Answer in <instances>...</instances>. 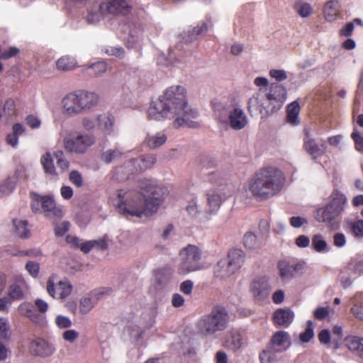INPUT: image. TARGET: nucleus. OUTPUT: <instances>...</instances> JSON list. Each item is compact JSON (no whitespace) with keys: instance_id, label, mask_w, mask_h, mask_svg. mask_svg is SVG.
I'll return each mask as SVG.
<instances>
[{"instance_id":"nucleus-1","label":"nucleus","mask_w":363,"mask_h":363,"mask_svg":"<svg viewBox=\"0 0 363 363\" xmlns=\"http://www.w3.org/2000/svg\"><path fill=\"white\" fill-rule=\"evenodd\" d=\"M198 116L188 106L186 89L182 86H172L160 96L159 101L151 104L147 110L149 120L160 121L164 118L174 119L175 128L186 126L196 128L199 124L194 121Z\"/></svg>"},{"instance_id":"nucleus-2","label":"nucleus","mask_w":363,"mask_h":363,"mask_svg":"<svg viewBox=\"0 0 363 363\" xmlns=\"http://www.w3.org/2000/svg\"><path fill=\"white\" fill-rule=\"evenodd\" d=\"M285 180L284 174L279 169L274 167H262L249 180V190L257 200L266 201L281 191Z\"/></svg>"},{"instance_id":"nucleus-3","label":"nucleus","mask_w":363,"mask_h":363,"mask_svg":"<svg viewBox=\"0 0 363 363\" xmlns=\"http://www.w3.org/2000/svg\"><path fill=\"white\" fill-rule=\"evenodd\" d=\"M229 319L226 308L222 306H216L209 313L202 315L198 320L196 323L197 333L208 337L223 331L228 327Z\"/></svg>"},{"instance_id":"nucleus-4","label":"nucleus","mask_w":363,"mask_h":363,"mask_svg":"<svg viewBox=\"0 0 363 363\" xmlns=\"http://www.w3.org/2000/svg\"><path fill=\"white\" fill-rule=\"evenodd\" d=\"M346 202V196L339 191H335L332 194L330 202L325 207L317 210L315 219L318 222L324 223L332 230H337Z\"/></svg>"},{"instance_id":"nucleus-5","label":"nucleus","mask_w":363,"mask_h":363,"mask_svg":"<svg viewBox=\"0 0 363 363\" xmlns=\"http://www.w3.org/2000/svg\"><path fill=\"white\" fill-rule=\"evenodd\" d=\"M117 192L118 202L116 206L120 213L126 217L150 216L141 193L123 189H119Z\"/></svg>"},{"instance_id":"nucleus-6","label":"nucleus","mask_w":363,"mask_h":363,"mask_svg":"<svg viewBox=\"0 0 363 363\" xmlns=\"http://www.w3.org/2000/svg\"><path fill=\"white\" fill-rule=\"evenodd\" d=\"M98 96L92 92L75 91L67 94L62 100L65 113L68 116H76L84 113L98 103Z\"/></svg>"},{"instance_id":"nucleus-7","label":"nucleus","mask_w":363,"mask_h":363,"mask_svg":"<svg viewBox=\"0 0 363 363\" xmlns=\"http://www.w3.org/2000/svg\"><path fill=\"white\" fill-rule=\"evenodd\" d=\"M140 189L150 216L157 211L169 193L167 187L150 180L141 182Z\"/></svg>"},{"instance_id":"nucleus-8","label":"nucleus","mask_w":363,"mask_h":363,"mask_svg":"<svg viewBox=\"0 0 363 363\" xmlns=\"http://www.w3.org/2000/svg\"><path fill=\"white\" fill-rule=\"evenodd\" d=\"M201 256V250L196 245H188L183 248L179 252L181 262L177 267L178 274L186 275L202 269L203 267L200 262Z\"/></svg>"},{"instance_id":"nucleus-9","label":"nucleus","mask_w":363,"mask_h":363,"mask_svg":"<svg viewBox=\"0 0 363 363\" xmlns=\"http://www.w3.org/2000/svg\"><path fill=\"white\" fill-rule=\"evenodd\" d=\"M286 98V91L277 83L271 84L269 91L266 95L264 102L258 105L260 113L264 109L266 114H269L279 109Z\"/></svg>"},{"instance_id":"nucleus-10","label":"nucleus","mask_w":363,"mask_h":363,"mask_svg":"<svg viewBox=\"0 0 363 363\" xmlns=\"http://www.w3.org/2000/svg\"><path fill=\"white\" fill-rule=\"evenodd\" d=\"M63 143L67 152L81 155L94 144L95 138L91 134L79 133L65 138Z\"/></svg>"},{"instance_id":"nucleus-11","label":"nucleus","mask_w":363,"mask_h":363,"mask_svg":"<svg viewBox=\"0 0 363 363\" xmlns=\"http://www.w3.org/2000/svg\"><path fill=\"white\" fill-rule=\"evenodd\" d=\"M218 120L225 123L234 130H240L248 124V118L244 111L240 107H234L228 112V116L223 115L220 111H216Z\"/></svg>"},{"instance_id":"nucleus-12","label":"nucleus","mask_w":363,"mask_h":363,"mask_svg":"<svg viewBox=\"0 0 363 363\" xmlns=\"http://www.w3.org/2000/svg\"><path fill=\"white\" fill-rule=\"evenodd\" d=\"M99 10L101 15L125 16L130 13L132 6L126 0H108L100 3Z\"/></svg>"},{"instance_id":"nucleus-13","label":"nucleus","mask_w":363,"mask_h":363,"mask_svg":"<svg viewBox=\"0 0 363 363\" xmlns=\"http://www.w3.org/2000/svg\"><path fill=\"white\" fill-rule=\"evenodd\" d=\"M47 291L54 298L64 299L71 294L72 286L67 279L61 280L55 284L54 278L50 277L47 281Z\"/></svg>"},{"instance_id":"nucleus-14","label":"nucleus","mask_w":363,"mask_h":363,"mask_svg":"<svg viewBox=\"0 0 363 363\" xmlns=\"http://www.w3.org/2000/svg\"><path fill=\"white\" fill-rule=\"evenodd\" d=\"M303 148L313 160L322 156L326 152V145L322 141H316L311 135L309 130H304Z\"/></svg>"},{"instance_id":"nucleus-15","label":"nucleus","mask_w":363,"mask_h":363,"mask_svg":"<svg viewBox=\"0 0 363 363\" xmlns=\"http://www.w3.org/2000/svg\"><path fill=\"white\" fill-rule=\"evenodd\" d=\"M250 291L257 301H263L268 297L271 287L265 277H256L250 285Z\"/></svg>"},{"instance_id":"nucleus-16","label":"nucleus","mask_w":363,"mask_h":363,"mask_svg":"<svg viewBox=\"0 0 363 363\" xmlns=\"http://www.w3.org/2000/svg\"><path fill=\"white\" fill-rule=\"evenodd\" d=\"M29 349L33 354L43 357H49L55 352V348L52 344L40 337L31 342Z\"/></svg>"},{"instance_id":"nucleus-17","label":"nucleus","mask_w":363,"mask_h":363,"mask_svg":"<svg viewBox=\"0 0 363 363\" xmlns=\"http://www.w3.org/2000/svg\"><path fill=\"white\" fill-rule=\"evenodd\" d=\"M291 345L290 336L285 331H277L271 337L267 347L277 352L286 351Z\"/></svg>"},{"instance_id":"nucleus-18","label":"nucleus","mask_w":363,"mask_h":363,"mask_svg":"<svg viewBox=\"0 0 363 363\" xmlns=\"http://www.w3.org/2000/svg\"><path fill=\"white\" fill-rule=\"evenodd\" d=\"M42 208V212L48 218H60L62 216V209L56 206L55 201L52 196H43Z\"/></svg>"},{"instance_id":"nucleus-19","label":"nucleus","mask_w":363,"mask_h":363,"mask_svg":"<svg viewBox=\"0 0 363 363\" xmlns=\"http://www.w3.org/2000/svg\"><path fill=\"white\" fill-rule=\"evenodd\" d=\"M294 313L286 308H279L274 313L272 320L276 327H288L293 321Z\"/></svg>"},{"instance_id":"nucleus-20","label":"nucleus","mask_w":363,"mask_h":363,"mask_svg":"<svg viewBox=\"0 0 363 363\" xmlns=\"http://www.w3.org/2000/svg\"><path fill=\"white\" fill-rule=\"evenodd\" d=\"M242 337L240 332L230 330L225 336L223 347L227 350L236 352L242 345Z\"/></svg>"},{"instance_id":"nucleus-21","label":"nucleus","mask_w":363,"mask_h":363,"mask_svg":"<svg viewBox=\"0 0 363 363\" xmlns=\"http://www.w3.org/2000/svg\"><path fill=\"white\" fill-rule=\"evenodd\" d=\"M26 283L23 277L21 275L17 276L15 282L11 284L9 289V298L13 300H21L24 296V289Z\"/></svg>"},{"instance_id":"nucleus-22","label":"nucleus","mask_w":363,"mask_h":363,"mask_svg":"<svg viewBox=\"0 0 363 363\" xmlns=\"http://www.w3.org/2000/svg\"><path fill=\"white\" fill-rule=\"evenodd\" d=\"M18 311L21 315L29 318L35 323L40 324L43 320V317L37 313L34 306L29 302L21 303Z\"/></svg>"},{"instance_id":"nucleus-23","label":"nucleus","mask_w":363,"mask_h":363,"mask_svg":"<svg viewBox=\"0 0 363 363\" xmlns=\"http://www.w3.org/2000/svg\"><path fill=\"white\" fill-rule=\"evenodd\" d=\"M104 293V291L93 292L82 298L79 303L80 312L82 314L89 313Z\"/></svg>"},{"instance_id":"nucleus-24","label":"nucleus","mask_w":363,"mask_h":363,"mask_svg":"<svg viewBox=\"0 0 363 363\" xmlns=\"http://www.w3.org/2000/svg\"><path fill=\"white\" fill-rule=\"evenodd\" d=\"M115 117L109 113L100 114L97 117V127L106 134H111L113 131Z\"/></svg>"},{"instance_id":"nucleus-25","label":"nucleus","mask_w":363,"mask_h":363,"mask_svg":"<svg viewBox=\"0 0 363 363\" xmlns=\"http://www.w3.org/2000/svg\"><path fill=\"white\" fill-rule=\"evenodd\" d=\"M235 272L226 259L219 260L214 267L215 277L220 279L228 278Z\"/></svg>"},{"instance_id":"nucleus-26","label":"nucleus","mask_w":363,"mask_h":363,"mask_svg":"<svg viewBox=\"0 0 363 363\" xmlns=\"http://www.w3.org/2000/svg\"><path fill=\"white\" fill-rule=\"evenodd\" d=\"M23 171L21 169H16L12 176L8 177L3 182L0 184V191L4 194H11L18 180L21 177Z\"/></svg>"},{"instance_id":"nucleus-27","label":"nucleus","mask_w":363,"mask_h":363,"mask_svg":"<svg viewBox=\"0 0 363 363\" xmlns=\"http://www.w3.org/2000/svg\"><path fill=\"white\" fill-rule=\"evenodd\" d=\"M345 346L363 359V337L350 335L345 339Z\"/></svg>"},{"instance_id":"nucleus-28","label":"nucleus","mask_w":363,"mask_h":363,"mask_svg":"<svg viewBox=\"0 0 363 363\" xmlns=\"http://www.w3.org/2000/svg\"><path fill=\"white\" fill-rule=\"evenodd\" d=\"M227 262L236 272L245 262V253L240 249H232L228 255Z\"/></svg>"},{"instance_id":"nucleus-29","label":"nucleus","mask_w":363,"mask_h":363,"mask_svg":"<svg viewBox=\"0 0 363 363\" xmlns=\"http://www.w3.org/2000/svg\"><path fill=\"white\" fill-rule=\"evenodd\" d=\"M339 12L340 5L337 1L330 0L325 3L323 9V13L325 18L328 21H334Z\"/></svg>"},{"instance_id":"nucleus-30","label":"nucleus","mask_w":363,"mask_h":363,"mask_svg":"<svg viewBox=\"0 0 363 363\" xmlns=\"http://www.w3.org/2000/svg\"><path fill=\"white\" fill-rule=\"evenodd\" d=\"M207 201H208V210L206 211V216H205V220H209L210 217L208 215L216 213L219 209L221 204V198L217 194H207Z\"/></svg>"},{"instance_id":"nucleus-31","label":"nucleus","mask_w":363,"mask_h":363,"mask_svg":"<svg viewBox=\"0 0 363 363\" xmlns=\"http://www.w3.org/2000/svg\"><path fill=\"white\" fill-rule=\"evenodd\" d=\"M40 163L45 174L52 176L57 175L50 152H47L41 157Z\"/></svg>"},{"instance_id":"nucleus-32","label":"nucleus","mask_w":363,"mask_h":363,"mask_svg":"<svg viewBox=\"0 0 363 363\" xmlns=\"http://www.w3.org/2000/svg\"><path fill=\"white\" fill-rule=\"evenodd\" d=\"M13 224L15 227V233L19 238L23 239L29 238L30 233L28 228V223L27 220L13 219Z\"/></svg>"},{"instance_id":"nucleus-33","label":"nucleus","mask_w":363,"mask_h":363,"mask_svg":"<svg viewBox=\"0 0 363 363\" xmlns=\"http://www.w3.org/2000/svg\"><path fill=\"white\" fill-rule=\"evenodd\" d=\"M279 352L267 347L259 353V357L262 363H278L277 353Z\"/></svg>"},{"instance_id":"nucleus-34","label":"nucleus","mask_w":363,"mask_h":363,"mask_svg":"<svg viewBox=\"0 0 363 363\" xmlns=\"http://www.w3.org/2000/svg\"><path fill=\"white\" fill-rule=\"evenodd\" d=\"M107 70V64L101 61L92 64L86 69V73L91 77H97Z\"/></svg>"},{"instance_id":"nucleus-35","label":"nucleus","mask_w":363,"mask_h":363,"mask_svg":"<svg viewBox=\"0 0 363 363\" xmlns=\"http://www.w3.org/2000/svg\"><path fill=\"white\" fill-rule=\"evenodd\" d=\"M57 69L63 72L73 69L76 66L75 60L68 56L61 57L56 62Z\"/></svg>"},{"instance_id":"nucleus-36","label":"nucleus","mask_w":363,"mask_h":363,"mask_svg":"<svg viewBox=\"0 0 363 363\" xmlns=\"http://www.w3.org/2000/svg\"><path fill=\"white\" fill-rule=\"evenodd\" d=\"M278 268L279 269V275L284 280L292 277V272L295 270V267L290 265L286 260L279 261Z\"/></svg>"},{"instance_id":"nucleus-37","label":"nucleus","mask_w":363,"mask_h":363,"mask_svg":"<svg viewBox=\"0 0 363 363\" xmlns=\"http://www.w3.org/2000/svg\"><path fill=\"white\" fill-rule=\"evenodd\" d=\"M166 140L167 136L165 134L158 133L155 136H147L145 142L150 148L154 149L163 145Z\"/></svg>"},{"instance_id":"nucleus-38","label":"nucleus","mask_w":363,"mask_h":363,"mask_svg":"<svg viewBox=\"0 0 363 363\" xmlns=\"http://www.w3.org/2000/svg\"><path fill=\"white\" fill-rule=\"evenodd\" d=\"M54 157L56 160L57 167L61 169V172H65L69 167V161L65 157L64 152L62 150L54 152Z\"/></svg>"},{"instance_id":"nucleus-39","label":"nucleus","mask_w":363,"mask_h":363,"mask_svg":"<svg viewBox=\"0 0 363 363\" xmlns=\"http://www.w3.org/2000/svg\"><path fill=\"white\" fill-rule=\"evenodd\" d=\"M243 243L245 247L251 250L259 247L257 236L252 232H247L243 237Z\"/></svg>"},{"instance_id":"nucleus-40","label":"nucleus","mask_w":363,"mask_h":363,"mask_svg":"<svg viewBox=\"0 0 363 363\" xmlns=\"http://www.w3.org/2000/svg\"><path fill=\"white\" fill-rule=\"evenodd\" d=\"M296 11L301 17L307 18L312 13L313 8L308 3L300 2L296 4Z\"/></svg>"},{"instance_id":"nucleus-41","label":"nucleus","mask_w":363,"mask_h":363,"mask_svg":"<svg viewBox=\"0 0 363 363\" xmlns=\"http://www.w3.org/2000/svg\"><path fill=\"white\" fill-rule=\"evenodd\" d=\"M32 201H31V208L33 212H42L43 211V196L38 194H32Z\"/></svg>"},{"instance_id":"nucleus-42","label":"nucleus","mask_w":363,"mask_h":363,"mask_svg":"<svg viewBox=\"0 0 363 363\" xmlns=\"http://www.w3.org/2000/svg\"><path fill=\"white\" fill-rule=\"evenodd\" d=\"M312 246L316 251L321 252L325 249L327 243L320 235H315L312 238Z\"/></svg>"},{"instance_id":"nucleus-43","label":"nucleus","mask_w":363,"mask_h":363,"mask_svg":"<svg viewBox=\"0 0 363 363\" xmlns=\"http://www.w3.org/2000/svg\"><path fill=\"white\" fill-rule=\"evenodd\" d=\"M156 157L153 155H143L140 157V162L143 163L140 168L143 169L152 167L156 162Z\"/></svg>"},{"instance_id":"nucleus-44","label":"nucleus","mask_w":363,"mask_h":363,"mask_svg":"<svg viewBox=\"0 0 363 363\" xmlns=\"http://www.w3.org/2000/svg\"><path fill=\"white\" fill-rule=\"evenodd\" d=\"M55 323L60 329L69 328L72 325V320L68 317L62 315H57Z\"/></svg>"},{"instance_id":"nucleus-45","label":"nucleus","mask_w":363,"mask_h":363,"mask_svg":"<svg viewBox=\"0 0 363 363\" xmlns=\"http://www.w3.org/2000/svg\"><path fill=\"white\" fill-rule=\"evenodd\" d=\"M313 323L309 320L307 323V328L303 333L300 334V340L303 342H308L311 340V339L313 337Z\"/></svg>"},{"instance_id":"nucleus-46","label":"nucleus","mask_w":363,"mask_h":363,"mask_svg":"<svg viewBox=\"0 0 363 363\" xmlns=\"http://www.w3.org/2000/svg\"><path fill=\"white\" fill-rule=\"evenodd\" d=\"M121 155V152L117 150H108L103 153L101 158L106 163H111Z\"/></svg>"},{"instance_id":"nucleus-47","label":"nucleus","mask_w":363,"mask_h":363,"mask_svg":"<svg viewBox=\"0 0 363 363\" xmlns=\"http://www.w3.org/2000/svg\"><path fill=\"white\" fill-rule=\"evenodd\" d=\"M70 223L69 221H63L55 227V233L56 236L62 237L69 230Z\"/></svg>"},{"instance_id":"nucleus-48","label":"nucleus","mask_w":363,"mask_h":363,"mask_svg":"<svg viewBox=\"0 0 363 363\" xmlns=\"http://www.w3.org/2000/svg\"><path fill=\"white\" fill-rule=\"evenodd\" d=\"M70 182L77 187H81L83 185V179L82 174L77 170H73L69 173Z\"/></svg>"},{"instance_id":"nucleus-49","label":"nucleus","mask_w":363,"mask_h":363,"mask_svg":"<svg viewBox=\"0 0 363 363\" xmlns=\"http://www.w3.org/2000/svg\"><path fill=\"white\" fill-rule=\"evenodd\" d=\"M186 211L190 216L195 218H197L201 213V211L199 210L197 203L194 199H192L189 202L188 205L186 206Z\"/></svg>"},{"instance_id":"nucleus-50","label":"nucleus","mask_w":363,"mask_h":363,"mask_svg":"<svg viewBox=\"0 0 363 363\" xmlns=\"http://www.w3.org/2000/svg\"><path fill=\"white\" fill-rule=\"evenodd\" d=\"M26 269L32 277H37L40 270V265L37 262L28 261L26 264Z\"/></svg>"},{"instance_id":"nucleus-51","label":"nucleus","mask_w":363,"mask_h":363,"mask_svg":"<svg viewBox=\"0 0 363 363\" xmlns=\"http://www.w3.org/2000/svg\"><path fill=\"white\" fill-rule=\"evenodd\" d=\"M194 288V282L190 280L184 281L180 284L179 290L185 295H191Z\"/></svg>"},{"instance_id":"nucleus-52","label":"nucleus","mask_w":363,"mask_h":363,"mask_svg":"<svg viewBox=\"0 0 363 363\" xmlns=\"http://www.w3.org/2000/svg\"><path fill=\"white\" fill-rule=\"evenodd\" d=\"M286 121L292 125L295 124V101H292L287 106Z\"/></svg>"},{"instance_id":"nucleus-53","label":"nucleus","mask_w":363,"mask_h":363,"mask_svg":"<svg viewBox=\"0 0 363 363\" xmlns=\"http://www.w3.org/2000/svg\"><path fill=\"white\" fill-rule=\"evenodd\" d=\"M9 326L8 322L4 318H0V337L3 339L9 338Z\"/></svg>"},{"instance_id":"nucleus-54","label":"nucleus","mask_w":363,"mask_h":363,"mask_svg":"<svg viewBox=\"0 0 363 363\" xmlns=\"http://www.w3.org/2000/svg\"><path fill=\"white\" fill-rule=\"evenodd\" d=\"M106 52L111 56H115L118 58H123L125 55V50L121 47H110Z\"/></svg>"},{"instance_id":"nucleus-55","label":"nucleus","mask_w":363,"mask_h":363,"mask_svg":"<svg viewBox=\"0 0 363 363\" xmlns=\"http://www.w3.org/2000/svg\"><path fill=\"white\" fill-rule=\"evenodd\" d=\"M79 337V333L74 330H67L62 334L65 340L69 342H74Z\"/></svg>"},{"instance_id":"nucleus-56","label":"nucleus","mask_w":363,"mask_h":363,"mask_svg":"<svg viewBox=\"0 0 363 363\" xmlns=\"http://www.w3.org/2000/svg\"><path fill=\"white\" fill-rule=\"evenodd\" d=\"M353 233L357 237H363V220H358L352 225Z\"/></svg>"},{"instance_id":"nucleus-57","label":"nucleus","mask_w":363,"mask_h":363,"mask_svg":"<svg viewBox=\"0 0 363 363\" xmlns=\"http://www.w3.org/2000/svg\"><path fill=\"white\" fill-rule=\"evenodd\" d=\"M269 75L278 82H281L287 78L286 72L280 69H271Z\"/></svg>"},{"instance_id":"nucleus-58","label":"nucleus","mask_w":363,"mask_h":363,"mask_svg":"<svg viewBox=\"0 0 363 363\" xmlns=\"http://www.w3.org/2000/svg\"><path fill=\"white\" fill-rule=\"evenodd\" d=\"M26 122L31 128H38L40 126L41 123L40 119L33 115L28 116L26 118Z\"/></svg>"},{"instance_id":"nucleus-59","label":"nucleus","mask_w":363,"mask_h":363,"mask_svg":"<svg viewBox=\"0 0 363 363\" xmlns=\"http://www.w3.org/2000/svg\"><path fill=\"white\" fill-rule=\"evenodd\" d=\"M207 30V24L206 23H202L201 25H198L196 27H194L191 33L192 35L197 37L205 34Z\"/></svg>"},{"instance_id":"nucleus-60","label":"nucleus","mask_w":363,"mask_h":363,"mask_svg":"<svg viewBox=\"0 0 363 363\" xmlns=\"http://www.w3.org/2000/svg\"><path fill=\"white\" fill-rule=\"evenodd\" d=\"M206 180L212 184L220 185L222 184L223 178L220 177L218 172H212L208 174Z\"/></svg>"},{"instance_id":"nucleus-61","label":"nucleus","mask_w":363,"mask_h":363,"mask_svg":"<svg viewBox=\"0 0 363 363\" xmlns=\"http://www.w3.org/2000/svg\"><path fill=\"white\" fill-rule=\"evenodd\" d=\"M352 138L355 143L357 150L363 152V138L355 130L352 133Z\"/></svg>"},{"instance_id":"nucleus-62","label":"nucleus","mask_w":363,"mask_h":363,"mask_svg":"<svg viewBox=\"0 0 363 363\" xmlns=\"http://www.w3.org/2000/svg\"><path fill=\"white\" fill-rule=\"evenodd\" d=\"M349 270H352L355 274L363 273V261L350 262L348 265Z\"/></svg>"},{"instance_id":"nucleus-63","label":"nucleus","mask_w":363,"mask_h":363,"mask_svg":"<svg viewBox=\"0 0 363 363\" xmlns=\"http://www.w3.org/2000/svg\"><path fill=\"white\" fill-rule=\"evenodd\" d=\"M19 50L15 47H11L8 50L4 51L0 55V59L7 60L18 55Z\"/></svg>"},{"instance_id":"nucleus-64","label":"nucleus","mask_w":363,"mask_h":363,"mask_svg":"<svg viewBox=\"0 0 363 363\" xmlns=\"http://www.w3.org/2000/svg\"><path fill=\"white\" fill-rule=\"evenodd\" d=\"M351 311L357 318L363 320V303L354 305L352 307Z\"/></svg>"}]
</instances>
